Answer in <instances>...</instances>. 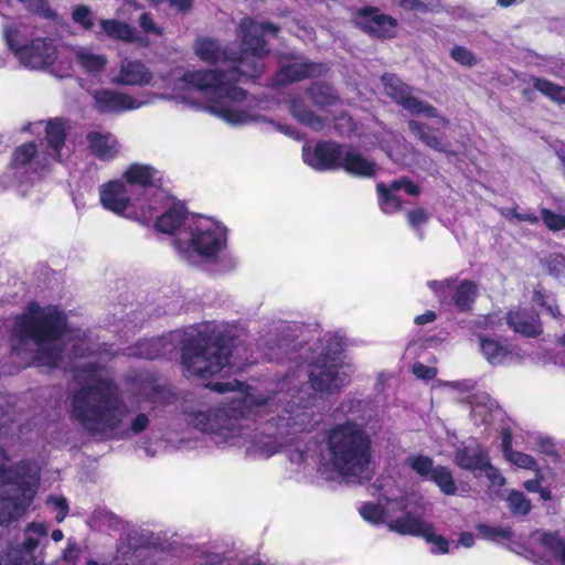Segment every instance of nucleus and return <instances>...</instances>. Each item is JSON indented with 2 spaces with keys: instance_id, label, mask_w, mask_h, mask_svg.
<instances>
[{
  "instance_id": "59",
  "label": "nucleus",
  "mask_w": 565,
  "mask_h": 565,
  "mask_svg": "<svg viewBox=\"0 0 565 565\" xmlns=\"http://www.w3.org/2000/svg\"><path fill=\"white\" fill-rule=\"evenodd\" d=\"M416 377L422 380H431L436 376L437 370L435 367L426 366L423 363H415L412 367Z\"/></svg>"
},
{
  "instance_id": "50",
  "label": "nucleus",
  "mask_w": 565,
  "mask_h": 565,
  "mask_svg": "<svg viewBox=\"0 0 565 565\" xmlns=\"http://www.w3.org/2000/svg\"><path fill=\"white\" fill-rule=\"evenodd\" d=\"M541 216L543 220V223L546 225V227L551 231H561L565 228V216L559 215L556 213H553L552 211L547 209H542Z\"/></svg>"
},
{
  "instance_id": "1",
  "label": "nucleus",
  "mask_w": 565,
  "mask_h": 565,
  "mask_svg": "<svg viewBox=\"0 0 565 565\" xmlns=\"http://www.w3.org/2000/svg\"><path fill=\"white\" fill-rule=\"evenodd\" d=\"M303 374L295 372L278 381L266 394L252 392L244 383L233 380L209 383L218 393H233L222 408L185 411L191 424L212 434L216 443L246 446L250 454L273 456L311 431L320 422L311 407L295 403Z\"/></svg>"
},
{
  "instance_id": "3",
  "label": "nucleus",
  "mask_w": 565,
  "mask_h": 565,
  "mask_svg": "<svg viewBox=\"0 0 565 565\" xmlns=\"http://www.w3.org/2000/svg\"><path fill=\"white\" fill-rule=\"evenodd\" d=\"M75 371L76 377L86 382L73 395L72 415L85 430L105 438L126 439L149 428L151 422L146 413L127 422L131 409L105 369L87 362L76 364Z\"/></svg>"
},
{
  "instance_id": "10",
  "label": "nucleus",
  "mask_w": 565,
  "mask_h": 565,
  "mask_svg": "<svg viewBox=\"0 0 565 565\" xmlns=\"http://www.w3.org/2000/svg\"><path fill=\"white\" fill-rule=\"evenodd\" d=\"M343 349L341 338L328 340V351L322 353L309 367L311 387L318 392L332 393L343 386L350 376V367L337 361L335 355Z\"/></svg>"
},
{
  "instance_id": "51",
  "label": "nucleus",
  "mask_w": 565,
  "mask_h": 565,
  "mask_svg": "<svg viewBox=\"0 0 565 565\" xmlns=\"http://www.w3.org/2000/svg\"><path fill=\"white\" fill-rule=\"evenodd\" d=\"M46 503L56 510V521L61 523L65 520L68 514V503L63 495H50L46 499Z\"/></svg>"
},
{
  "instance_id": "31",
  "label": "nucleus",
  "mask_w": 565,
  "mask_h": 565,
  "mask_svg": "<svg viewBox=\"0 0 565 565\" xmlns=\"http://www.w3.org/2000/svg\"><path fill=\"white\" fill-rule=\"evenodd\" d=\"M189 216H185V210L182 204H174L160 217H158L156 226L160 232L172 233L178 230L181 224L186 223Z\"/></svg>"
},
{
  "instance_id": "35",
  "label": "nucleus",
  "mask_w": 565,
  "mask_h": 565,
  "mask_svg": "<svg viewBox=\"0 0 565 565\" xmlns=\"http://www.w3.org/2000/svg\"><path fill=\"white\" fill-rule=\"evenodd\" d=\"M497 411V403L490 396L483 394L477 396L472 402L470 415L475 424L479 425L488 423Z\"/></svg>"
},
{
  "instance_id": "32",
  "label": "nucleus",
  "mask_w": 565,
  "mask_h": 565,
  "mask_svg": "<svg viewBox=\"0 0 565 565\" xmlns=\"http://www.w3.org/2000/svg\"><path fill=\"white\" fill-rule=\"evenodd\" d=\"M290 110L292 116L302 125L309 127L315 131H320L324 128L326 121L323 118L315 115L309 110L303 102L299 98H294L290 102Z\"/></svg>"
},
{
  "instance_id": "20",
  "label": "nucleus",
  "mask_w": 565,
  "mask_h": 565,
  "mask_svg": "<svg viewBox=\"0 0 565 565\" xmlns=\"http://www.w3.org/2000/svg\"><path fill=\"white\" fill-rule=\"evenodd\" d=\"M134 196L131 190L122 180L109 181L99 188L102 205L117 215L125 214L132 205Z\"/></svg>"
},
{
  "instance_id": "23",
  "label": "nucleus",
  "mask_w": 565,
  "mask_h": 565,
  "mask_svg": "<svg viewBox=\"0 0 565 565\" xmlns=\"http://www.w3.org/2000/svg\"><path fill=\"white\" fill-rule=\"evenodd\" d=\"M135 195L137 189H147L161 181V173L151 166L132 163L124 172L121 179Z\"/></svg>"
},
{
  "instance_id": "39",
  "label": "nucleus",
  "mask_w": 565,
  "mask_h": 565,
  "mask_svg": "<svg viewBox=\"0 0 565 565\" xmlns=\"http://www.w3.org/2000/svg\"><path fill=\"white\" fill-rule=\"evenodd\" d=\"M532 83L536 90L550 99L558 104H565V87L540 77H533Z\"/></svg>"
},
{
  "instance_id": "11",
  "label": "nucleus",
  "mask_w": 565,
  "mask_h": 565,
  "mask_svg": "<svg viewBox=\"0 0 565 565\" xmlns=\"http://www.w3.org/2000/svg\"><path fill=\"white\" fill-rule=\"evenodd\" d=\"M46 151L39 152L33 142L24 143L13 152L17 167L29 164L34 172H43L53 161H58L65 140V125L62 120L49 121L45 129Z\"/></svg>"
},
{
  "instance_id": "24",
  "label": "nucleus",
  "mask_w": 565,
  "mask_h": 565,
  "mask_svg": "<svg viewBox=\"0 0 565 565\" xmlns=\"http://www.w3.org/2000/svg\"><path fill=\"white\" fill-rule=\"evenodd\" d=\"M99 28L100 31L96 32L97 35L104 34L111 40L125 43H136L140 46L148 45V42L137 33L136 29L124 21L100 19Z\"/></svg>"
},
{
  "instance_id": "41",
  "label": "nucleus",
  "mask_w": 565,
  "mask_h": 565,
  "mask_svg": "<svg viewBox=\"0 0 565 565\" xmlns=\"http://www.w3.org/2000/svg\"><path fill=\"white\" fill-rule=\"evenodd\" d=\"M376 190L380 195L381 210L385 214H393L401 210L402 201L394 193L387 191L384 183H379Z\"/></svg>"
},
{
  "instance_id": "22",
  "label": "nucleus",
  "mask_w": 565,
  "mask_h": 565,
  "mask_svg": "<svg viewBox=\"0 0 565 565\" xmlns=\"http://www.w3.org/2000/svg\"><path fill=\"white\" fill-rule=\"evenodd\" d=\"M174 334L138 342L135 347L128 348L126 355L141 359H156L159 356H171L175 351L173 343Z\"/></svg>"
},
{
  "instance_id": "5",
  "label": "nucleus",
  "mask_w": 565,
  "mask_h": 565,
  "mask_svg": "<svg viewBox=\"0 0 565 565\" xmlns=\"http://www.w3.org/2000/svg\"><path fill=\"white\" fill-rule=\"evenodd\" d=\"M327 460L332 471L349 482L372 477V443L366 429L354 422L334 425L326 433Z\"/></svg>"
},
{
  "instance_id": "57",
  "label": "nucleus",
  "mask_w": 565,
  "mask_h": 565,
  "mask_svg": "<svg viewBox=\"0 0 565 565\" xmlns=\"http://www.w3.org/2000/svg\"><path fill=\"white\" fill-rule=\"evenodd\" d=\"M8 33H11L13 38L17 39V41H23L24 44H30L28 39V28L24 25H3V34L6 38V41L8 42Z\"/></svg>"
},
{
  "instance_id": "47",
  "label": "nucleus",
  "mask_w": 565,
  "mask_h": 565,
  "mask_svg": "<svg viewBox=\"0 0 565 565\" xmlns=\"http://www.w3.org/2000/svg\"><path fill=\"white\" fill-rule=\"evenodd\" d=\"M450 56L459 64L472 67L478 64L477 56L468 49L456 45L450 50Z\"/></svg>"
},
{
  "instance_id": "25",
  "label": "nucleus",
  "mask_w": 565,
  "mask_h": 565,
  "mask_svg": "<svg viewBox=\"0 0 565 565\" xmlns=\"http://www.w3.org/2000/svg\"><path fill=\"white\" fill-rule=\"evenodd\" d=\"M488 458V452L482 445L470 439L456 450L454 462L463 470L478 471Z\"/></svg>"
},
{
  "instance_id": "46",
  "label": "nucleus",
  "mask_w": 565,
  "mask_h": 565,
  "mask_svg": "<svg viewBox=\"0 0 565 565\" xmlns=\"http://www.w3.org/2000/svg\"><path fill=\"white\" fill-rule=\"evenodd\" d=\"M138 23L146 35H154L157 38L164 35V29L154 21L150 12L141 13Z\"/></svg>"
},
{
  "instance_id": "58",
  "label": "nucleus",
  "mask_w": 565,
  "mask_h": 565,
  "mask_svg": "<svg viewBox=\"0 0 565 565\" xmlns=\"http://www.w3.org/2000/svg\"><path fill=\"white\" fill-rule=\"evenodd\" d=\"M502 324V318L498 313H490L477 320V326L483 329L494 330Z\"/></svg>"
},
{
  "instance_id": "12",
  "label": "nucleus",
  "mask_w": 565,
  "mask_h": 565,
  "mask_svg": "<svg viewBox=\"0 0 565 565\" xmlns=\"http://www.w3.org/2000/svg\"><path fill=\"white\" fill-rule=\"evenodd\" d=\"M49 527L44 523L32 522L23 532V541L0 556V565H43L44 548L49 543Z\"/></svg>"
},
{
  "instance_id": "49",
  "label": "nucleus",
  "mask_w": 565,
  "mask_h": 565,
  "mask_svg": "<svg viewBox=\"0 0 565 565\" xmlns=\"http://www.w3.org/2000/svg\"><path fill=\"white\" fill-rule=\"evenodd\" d=\"M428 218H429L428 212L423 207H418V209L408 211V213H407L408 224L411 225L412 228H414L418 233L420 238L423 237V233L419 230V227L422 225H424L428 221Z\"/></svg>"
},
{
  "instance_id": "55",
  "label": "nucleus",
  "mask_w": 565,
  "mask_h": 565,
  "mask_svg": "<svg viewBox=\"0 0 565 565\" xmlns=\"http://www.w3.org/2000/svg\"><path fill=\"white\" fill-rule=\"evenodd\" d=\"M479 530L482 534L492 540H509L512 536V532L509 527L481 525Z\"/></svg>"
},
{
  "instance_id": "44",
  "label": "nucleus",
  "mask_w": 565,
  "mask_h": 565,
  "mask_svg": "<svg viewBox=\"0 0 565 565\" xmlns=\"http://www.w3.org/2000/svg\"><path fill=\"white\" fill-rule=\"evenodd\" d=\"M72 20L84 30H92L94 26V13L84 4L76 6L72 11Z\"/></svg>"
},
{
  "instance_id": "53",
  "label": "nucleus",
  "mask_w": 565,
  "mask_h": 565,
  "mask_svg": "<svg viewBox=\"0 0 565 565\" xmlns=\"http://www.w3.org/2000/svg\"><path fill=\"white\" fill-rule=\"evenodd\" d=\"M510 462L519 468L533 470L536 468V461L529 455L520 451L508 452L505 457Z\"/></svg>"
},
{
  "instance_id": "42",
  "label": "nucleus",
  "mask_w": 565,
  "mask_h": 565,
  "mask_svg": "<svg viewBox=\"0 0 565 565\" xmlns=\"http://www.w3.org/2000/svg\"><path fill=\"white\" fill-rule=\"evenodd\" d=\"M509 509L514 515H526L531 511V501L520 491H511L507 498Z\"/></svg>"
},
{
  "instance_id": "7",
  "label": "nucleus",
  "mask_w": 565,
  "mask_h": 565,
  "mask_svg": "<svg viewBox=\"0 0 565 565\" xmlns=\"http://www.w3.org/2000/svg\"><path fill=\"white\" fill-rule=\"evenodd\" d=\"M173 244L180 256L188 262H193L195 256L215 260L226 246V228L213 218L193 215Z\"/></svg>"
},
{
  "instance_id": "45",
  "label": "nucleus",
  "mask_w": 565,
  "mask_h": 565,
  "mask_svg": "<svg viewBox=\"0 0 565 565\" xmlns=\"http://www.w3.org/2000/svg\"><path fill=\"white\" fill-rule=\"evenodd\" d=\"M8 457L2 448H0V478L3 476L6 478V482L15 481V475L21 473L23 475L22 467L25 466H34L33 463L29 462H21L20 465L15 466L14 468H11L8 466Z\"/></svg>"
},
{
  "instance_id": "36",
  "label": "nucleus",
  "mask_w": 565,
  "mask_h": 565,
  "mask_svg": "<svg viewBox=\"0 0 565 565\" xmlns=\"http://www.w3.org/2000/svg\"><path fill=\"white\" fill-rule=\"evenodd\" d=\"M308 94L310 96L311 102L317 106H330L338 102L339 97L334 93L333 88L321 82L313 83L308 88Z\"/></svg>"
},
{
  "instance_id": "43",
  "label": "nucleus",
  "mask_w": 565,
  "mask_h": 565,
  "mask_svg": "<svg viewBox=\"0 0 565 565\" xmlns=\"http://www.w3.org/2000/svg\"><path fill=\"white\" fill-rule=\"evenodd\" d=\"M424 523V531L419 533H414L413 535L417 536H424L426 537L427 542H429L433 545L431 552L433 553H447L448 552V542L443 536L435 534L431 531V525L427 523L423 519Z\"/></svg>"
},
{
  "instance_id": "37",
  "label": "nucleus",
  "mask_w": 565,
  "mask_h": 565,
  "mask_svg": "<svg viewBox=\"0 0 565 565\" xmlns=\"http://www.w3.org/2000/svg\"><path fill=\"white\" fill-rule=\"evenodd\" d=\"M429 480L446 495H455L458 491L451 470L445 466H436Z\"/></svg>"
},
{
  "instance_id": "63",
  "label": "nucleus",
  "mask_w": 565,
  "mask_h": 565,
  "mask_svg": "<svg viewBox=\"0 0 565 565\" xmlns=\"http://www.w3.org/2000/svg\"><path fill=\"white\" fill-rule=\"evenodd\" d=\"M512 435H511V431L509 429H503L502 430V450H503V454H504V457L508 456V452H512Z\"/></svg>"
},
{
  "instance_id": "38",
  "label": "nucleus",
  "mask_w": 565,
  "mask_h": 565,
  "mask_svg": "<svg viewBox=\"0 0 565 565\" xmlns=\"http://www.w3.org/2000/svg\"><path fill=\"white\" fill-rule=\"evenodd\" d=\"M405 466L412 469L416 475L425 480H429L434 469V461L430 457L424 455H409L405 459Z\"/></svg>"
},
{
  "instance_id": "19",
  "label": "nucleus",
  "mask_w": 565,
  "mask_h": 565,
  "mask_svg": "<svg viewBox=\"0 0 565 565\" xmlns=\"http://www.w3.org/2000/svg\"><path fill=\"white\" fill-rule=\"evenodd\" d=\"M342 147L334 142H320L315 148L305 145L303 161L318 171L340 169Z\"/></svg>"
},
{
  "instance_id": "34",
  "label": "nucleus",
  "mask_w": 565,
  "mask_h": 565,
  "mask_svg": "<svg viewBox=\"0 0 565 565\" xmlns=\"http://www.w3.org/2000/svg\"><path fill=\"white\" fill-rule=\"evenodd\" d=\"M478 296V287L471 280H462L455 289L452 302L460 311H467Z\"/></svg>"
},
{
  "instance_id": "18",
  "label": "nucleus",
  "mask_w": 565,
  "mask_h": 565,
  "mask_svg": "<svg viewBox=\"0 0 565 565\" xmlns=\"http://www.w3.org/2000/svg\"><path fill=\"white\" fill-rule=\"evenodd\" d=\"M152 81V72L140 60L125 57L113 72L110 83L119 86H146Z\"/></svg>"
},
{
  "instance_id": "14",
  "label": "nucleus",
  "mask_w": 565,
  "mask_h": 565,
  "mask_svg": "<svg viewBox=\"0 0 565 565\" xmlns=\"http://www.w3.org/2000/svg\"><path fill=\"white\" fill-rule=\"evenodd\" d=\"M128 392L139 402L167 406L175 401L172 387L161 377L143 372L127 377Z\"/></svg>"
},
{
  "instance_id": "64",
  "label": "nucleus",
  "mask_w": 565,
  "mask_h": 565,
  "mask_svg": "<svg viewBox=\"0 0 565 565\" xmlns=\"http://www.w3.org/2000/svg\"><path fill=\"white\" fill-rule=\"evenodd\" d=\"M10 420L7 413L0 409V439L7 438L10 431V427H8V422Z\"/></svg>"
},
{
  "instance_id": "56",
  "label": "nucleus",
  "mask_w": 565,
  "mask_h": 565,
  "mask_svg": "<svg viewBox=\"0 0 565 565\" xmlns=\"http://www.w3.org/2000/svg\"><path fill=\"white\" fill-rule=\"evenodd\" d=\"M486 475V477L490 480V482L494 486H503L505 483L504 477L499 472L497 468H494L490 459L488 458L486 463L478 470Z\"/></svg>"
},
{
  "instance_id": "17",
  "label": "nucleus",
  "mask_w": 565,
  "mask_h": 565,
  "mask_svg": "<svg viewBox=\"0 0 565 565\" xmlns=\"http://www.w3.org/2000/svg\"><path fill=\"white\" fill-rule=\"evenodd\" d=\"M94 106L100 113H124L138 109L148 102L139 100L134 96L110 88L97 89L94 95Z\"/></svg>"
},
{
  "instance_id": "4",
  "label": "nucleus",
  "mask_w": 565,
  "mask_h": 565,
  "mask_svg": "<svg viewBox=\"0 0 565 565\" xmlns=\"http://www.w3.org/2000/svg\"><path fill=\"white\" fill-rule=\"evenodd\" d=\"M66 317L56 307L30 303L17 318L12 351L39 366L66 367L71 360L85 355L84 338L70 345Z\"/></svg>"
},
{
  "instance_id": "60",
  "label": "nucleus",
  "mask_w": 565,
  "mask_h": 565,
  "mask_svg": "<svg viewBox=\"0 0 565 565\" xmlns=\"http://www.w3.org/2000/svg\"><path fill=\"white\" fill-rule=\"evenodd\" d=\"M547 265L551 271L555 273L556 275H559L563 270H565V255H551L547 258Z\"/></svg>"
},
{
  "instance_id": "28",
  "label": "nucleus",
  "mask_w": 565,
  "mask_h": 565,
  "mask_svg": "<svg viewBox=\"0 0 565 565\" xmlns=\"http://www.w3.org/2000/svg\"><path fill=\"white\" fill-rule=\"evenodd\" d=\"M477 338L482 355L491 365H501L512 360V352L508 345L483 334H478Z\"/></svg>"
},
{
  "instance_id": "16",
  "label": "nucleus",
  "mask_w": 565,
  "mask_h": 565,
  "mask_svg": "<svg viewBox=\"0 0 565 565\" xmlns=\"http://www.w3.org/2000/svg\"><path fill=\"white\" fill-rule=\"evenodd\" d=\"M355 26L375 38H393L396 33L397 21L380 9L365 7L358 10L353 15Z\"/></svg>"
},
{
  "instance_id": "2",
  "label": "nucleus",
  "mask_w": 565,
  "mask_h": 565,
  "mask_svg": "<svg viewBox=\"0 0 565 565\" xmlns=\"http://www.w3.org/2000/svg\"><path fill=\"white\" fill-rule=\"evenodd\" d=\"M278 28L273 23H260L253 19H243L239 23L242 36L239 54L235 56L217 40L199 38L194 43L196 56L216 70L185 73L179 81L181 89L198 90L210 96L205 109L230 125H244L252 120L249 113L241 109L236 103L246 97V92L233 86L234 82L257 78L264 68L263 61L269 50L263 35L276 34Z\"/></svg>"
},
{
  "instance_id": "61",
  "label": "nucleus",
  "mask_w": 565,
  "mask_h": 565,
  "mask_svg": "<svg viewBox=\"0 0 565 565\" xmlns=\"http://www.w3.org/2000/svg\"><path fill=\"white\" fill-rule=\"evenodd\" d=\"M289 343L273 342L268 345L266 354L269 360L280 359L281 354L287 353Z\"/></svg>"
},
{
  "instance_id": "15",
  "label": "nucleus",
  "mask_w": 565,
  "mask_h": 565,
  "mask_svg": "<svg viewBox=\"0 0 565 565\" xmlns=\"http://www.w3.org/2000/svg\"><path fill=\"white\" fill-rule=\"evenodd\" d=\"M8 46L22 65L32 70H41L52 65L56 58V50L51 41L35 39L30 44L17 41L8 33Z\"/></svg>"
},
{
  "instance_id": "48",
  "label": "nucleus",
  "mask_w": 565,
  "mask_h": 565,
  "mask_svg": "<svg viewBox=\"0 0 565 565\" xmlns=\"http://www.w3.org/2000/svg\"><path fill=\"white\" fill-rule=\"evenodd\" d=\"M454 279L430 280L427 282V285L440 301H446L450 295V291L454 289Z\"/></svg>"
},
{
  "instance_id": "30",
  "label": "nucleus",
  "mask_w": 565,
  "mask_h": 565,
  "mask_svg": "<svg viewBox=\"0 0 565 565\" xmlns=\"http://www.w3.org/2000/svg\"><path fill=\"white\" fill-rule=\"evenodd\" d=\"M74 58L84 72L92 75L102 73L108 63L105 54L83 46L74 50Z\"/></svg>"
},
{
  "instance_id": "27",
  "label": "nucleus",
  "mask_w": 565,
  "mask_h": 565,
  "mask_svg": "<svg viewBox=\"0 0 565 565\" xmlns=\"http://www.w3.org/2000/svg\"><path fill=\"white\" fill-rule=\"evenodd\" d=\"M86 142L92 154L104 161L115 158L119 152L117 139L106 131H89Z\"/></svg>"
},
{
  "instance_id": "21",
  "label": "nucleus",
  "mask_w": 565,
  "mask_h": 565,
  "mask_svg": "<svg viewBox=\"0 0 565 565\" xmlns=\"http://www.w3.org/2000/svg\"><path fill=\"white\" fill-rule=\"evenodd\" d=\"M328 67L321 63H309L303 58H296L294 62L282 65L278 75V84H287L303 78L316 77L327 73Z\"/></svg>"
},
{
  "instance_id": "8",
  "label": "nucleus",
  "mask_w": 565,
  "mask_h": 565,
  "mask_svg": "<svg viewBox=\"0 0 565 565\" xmlns=\"http://www.w3.org/2000/svg\"><path fill=\"white\" fill-rule=\"evenodd\" d=\"M236 352L238 347L224 340L213 343L198 341L184 347L181 362L190 376L209 379L226 366L235 365L231 359Z\"/></svg>"
},
{
  "instance_id": "52",
  "label": "nucleus",
  "mask_w": 565,
  "mask_h": 565,
  "mask_svg": "<svg viewBox=\"0 0 565 565\" xmlns=\"http://www.w3.org/2000/svg\"><path fill=\"white\" fill-rule=\"evenodd\" d=\"M396 4L404 8L405 10L411 11H419V12H429V11H437L438 3L437 2H430V3H424L420 0H393Z\"/></svg>"
},
{
  "instance_id": "26",
  "label": "nucleus",
  "mask_w": 565,
  "mask_h": 565,
  "mask_svg": "<svg viewBox=\"0 0 565 565\" xmlns=\"http://www.w3.org/2000/svg\"><path fill=\"white\" fill-rule=\"evenodd\" d=\"M340 168L350 174L362 178H372L377 172L375 162L369 160L359 151L348 148L341 150Z\"/></svg>"
},
{
  "instance_id": "29",
  "label": "nucleus",
  "mask_w": 565,
  "mask_h": 565,
  "mask_svg": "<svg viewBox=\"0 0 565 565\" xmlns=\"http://www.w3.org/2000/svg\"><path fill=\"white\" fill-rule=\"evenodd\" d=\"M507 322L513 331L526 337H535L542 332L537 317L521 310L509 312Z\"/></svg>"
},
{
  "instance_id": "33",
  "label": "nucleus",
  "mask_w": 565,
  "mask_h": 565,
  "mask_svg": "<svg viewBox=\"0 0 565 565\" xmlns=\"http://www.w3.org/2000/svg\"><path fill=\"white\" fill-rule=\"evenodd\" d=\"M408 129L427 147L439 152L450 153L446 146L443 145L441 139L438 136L431 134V128L426 124L411 119L408 121Z\"/></svg>"
},
{
  "instance_id": "40",
  "label": "nucleus",
  "mask_w": 565,
  "mask_h": 565,
  "mask_svg": "<svg viewBox=\"0 0 565 565\" xmlns=\"http://www.w3.org/2000/svg\"><path fill=\"white\" fill-rule=\"evenodd\" d=\"M540 542L548 553L561 559L563 565H565V541L561 539L558 534L544 533Z\"/></svg>"
},
{
  "instance_id": "54",
  "label": "nucleus",
  "mask_w": 565,
  "mask_h": 565,
  "mask_svg": "<svg viewBox=\"0 0 565 565\" xmlns=\"http://www.w3.org/2000/svg\"><path fill=\"white\" fill-rule=\"evenodd\" d=\"M93 519L97 522L99 527L107 526L117 530L121 524L119 518L108 511H98L94 514Z\"/></svg>"
},
{
  "instance_id": "9",
  "label": "nucleus",
  "mask_w": 565,
  "mask_h": 565,
  "mask_svg": "<svg viewBox=\"0 0 565 565\" xmlns=\"http://www.w3.org/2000/svg\"><path fill=\"white\" fill-rule=\"evenodd\" d=\"M22 469L23 475L17 473L15 481L6 482L3 476L0 478V525L21 518L38 491L39 467L25 466Z\"/></svg>"
},
{
  "instance_id": "62",
  "label": "nucleus",
  "mask_w": 565,
  "mask_h": 565,
  "mask_svg": "<svg viewBox=\"0 0 565 565\" xmlns=\"http://www.w3.org/2000/svg\"><path fill=\"white\" fill-rule=\"evenodd\" d=\"M168 2L180 12H188L193 6V0H168Z\"/></svg>"
},
{
  "instance_id": "13",
  "label": "nucleus",
  "mask_w": 565,
  "mask_h": 565,
  "mask_svg": "<svg viewBox=\"0 0 565 565\" xmlns=\"http://www.w3.org/2000/svg\"><path fill=\"white\" fill-rule=\"evenodd\" d=\"M385 94L396 104L413 115H423L426 118H437L444 127L449 126V120L439 116L438 110L431 104L413 95V88L393 74H384L381 78Z\"/></svg>"
},
{
  "instance_id": "6",
  "label": "nucleus",
  "mask_w": 565,
  "mask_h": 565,
  "mask_svg": "<svg viewBox=\"0 0 565 565\" xmlns=\"http://www.w3.org/2000/svg\"><path fill=\"white\" fill-rule=\"evenodd\" d=\"M362 518L371 523H385L390 531L398 534H414L424 531V505L420 495L408 493L401 498H390L384 507L365 503L361 508Z\"/></svg>"
}]
</instances>
